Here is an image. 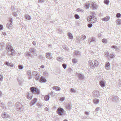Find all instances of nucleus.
Here are the masks:
<instances>
[{
  "label": "nucleus",
  "instance_id": "obj_1",
  "mask_svg": "<svg viewBox=\"0 0 121 121\" xmlns=\"http://www.w3.org/2000/svg\"><path fill=\"white\" fill-rule=\"evenodd\" d=\"M30 90L31 91L28 92L27 94V96L28 99L30 100L31 99L33 95L32 93H36L37 95H39L40 93V92L39 90L37 88L34 87H32L30 88Z\"/></svg>",
  "mask_w": 121,
  "mask_h": 121
},
{
  "label": "nucleus",
  "instance_id": "obj_2",
  "mask_svg": "<svg viewBox=\"0 0 121 121\" xmlns=\"http://www.w3.org/2000/svg\"><path fill=\"white\" fill-rule=\"evenodd\" d=\"M11 48H9L6 49L7 51H8V55L10 56H12L15 55V50L13 49V48L11 46Z\"/></svg>",
  "mask_w": 121,
  "mask_h": 121
},
{
  "label": "nucleus",
  "instance_id": "obj_3",
  "mask_svg": "<svg viewBox=\"0 0 121 121\" xmlns=\"http://www.w3.org/2000/svg\"><path fill=\"white\" fill-rule=\"evenodd\" d=\"M16 109L18 111H22L23 109V107L22 104L19 103H17L16 104Z\"/></svg>",
  "mask_w": 121,
  "mask_h": 121
},
{
  "label": "nucleus",
  "instance_id": "obj_4",
  "mask_svg": "<svg viewBox=\"0 0 121 121\" xmlns=\"http://www.w3.org/2000/svg\"><path fill=\"white\" fill-rule=\"evenodd\" d=\"M57 113L59 114L63 115L64 113V110L61 108H59L57 109Z\"/></svg>",
  "mask_w": 121,
  "mask_h": 121
},
{
  "label": "nucleus",
  "instance_id": "obj_5",
  "mask_svg": "<svg viewBox=\"0 0 121 121\" xmlns=\"http://www.w3.org/2000/svg\"><path fill=\"white\" fill-rule=\"evenodd\" d=\"M91 8L93 9H95L98 8L97 5L95 2H92L91 3Z\"/></svg>",
  "mask_w": 121,
  "mask_h": 121
},
{
  "label": "nucleus",
  "instance_id": "obj_6",
  "mask_svg": "<svg viewBox=\"0 0 121 121\" xmlns=\"http://www.w3.org/2000/svg\"><path fill=\"white\" fill-rule=\"evenodd\" d=\"M90 18L91 19V23H94L96 22L97 19L95 18V16L94 15H90Z\"/></svg>",
  "mask_w": 121,
  "mask_h": 121
},
{
  "label": "nucleus",
  "instance_id": "obj_7",
  "mask_svg": "<svg viewBox=\"0 0 121 121\" xmlns=\"http://www.w3.org/2000/svg\"><path fill=\"white\" fill-rule=\"evenodd\" d=\"M92 95L94 97H97L99 96L100 93L99 91H95L92 92Z\"/></svg>",
  "mask_w": 121,
  "mask_h": 121
},
{
  "label": "nucleus",
  "instance_id": "obj_8",
  "mask_svg": "<svg viewBox=\"0 0 121 121\" xmlns=\"http://www.w3.org/2000/svg\"><path fill=\"white\" fill-rule=\"evenodd\" d=\"M77 75L78 76V79L81 80H83L84 78V74L80 73H77Z\"/></svg>",
  "mask_w": 121,
  "mask_h": 121
},
{
  "label": "nucleus",
  "instance_id": "obj_9",
  "mask_svg": "<svg viewBox=\"0 0 121 121\" xmlns=\"http://www.w3.org/2000/svg\"><path fill=\"white\" fill-rule=\"evenodd\" d=\"M37 101V99L36 98H34L31 101L30 103V104L31 106L34 105Z\"/></svg>",
  "mask_w": 121,
  "mask_h": 121
},
{
  "label": "nucleus",
  "instance_id": "obj_10",
  "mask_svg": "<svg viewBox=\"0 0 121 121\" xmlns=\"http://www.w3.org/2000/svg\"><path fill=\"white\" fill-rule=\"evenodd\" d=\"M46 54V57L48 59H52V57L51 53L49 52H47Z\"/></svg>",
  "mask_w": 121,
  "mask_h": 121
},
{
  "label": "nucleus",
  "instance_id": "obj_11",
  "mask_svg": "<svg viewBox=\"0 0 121 121\" xmlns=\"http://www.w3.org/2000/svg\"><path fill=\"white\" fill-rule=\"evenodd\" d=\"M39 81L40 82H46V80L44 77L42 76L39 80Z\"/></svg>",
  "mask_w": 121,
  "mask_h": 121
},
{
  "label": "nucleus",
  "instance_id": "obj_12",
  "mask_svg": "<svg viewBox=\"0 0 121 121\" xmlns=\"http://www.w3.org/2000/svg\"><path fill=\"white\" fill-rule=\"evenodd\" d=\"M1 116L3 118H8L9 116L8 115L6 114V113L5 112H3L2 113Z\"/></svg>",
  "mask_w": 121,
  "mask_h": 121
},
{
  "label": "nucleus",
  "instance_id": "obj_13",
  "mask_svg": "<svg viewBox=\"0 0 121 121\" xmlns=\"http://www.w3.org/2000/svg\"><path fill=\"white\" fill-rule=\"evenodd\" d=\"M110 64L109 62H107L105 64V67L107 70H109L110 68Z\"/></svg>",
  "mask_w": 121,
  "mask_h": 121
},
{
  "label": "nucleus",
  "instance_id": "obj_14",
  "mask_svg": "<svg viewBox=\"0 0 121 121\" xmlns=\"http://www.w3.org/2000/svg\"><path fill=\"white\" fill-rule=\"evenodd\" d=\"M36 49L34 48H31L29 49V51L31 53L34 54L36 51Z\"/></svg>",
  "mask_w": 121,
  "mask_h": 121
},
{
  "label": "nucleus",
  "instance_id": "obj_15",
  "mask_svg": "<svg viewBox=\"0 0 121 121\" xmlns=\"http://www.w3.org/2000/svg\"><path fill=\"white\" fill-rule=\"evenodd\" d=\"M99 84L100 86L102 87H104L105 86V82L103 81H99Z\"/></svg>",
  "mask_w": 121,
  "mask_h": 121
},
{
  "label": "nucleus",
  "instance_id": "obj_16",
  "mask_svg": "<svg viewBox=\"0 0 121 121\" xmlns=\"http://www.w3.org/2000/svg\"><path fill=\"white\" fill-rule=\"evenodd\" d=\"M111 98L112 99V100L113 101H116L118 100V97L117 96H112L111 97Z\"/></svg>",
  "mask_w": 121,
  "mask_h": 121
},
{
  "label": "nucleus",
  "instance_id": "obj_17",
  "mask_svg": "<svg viewBox=\"0 0 121 121\" xmlns=\"http://www.w3.org/2000/svg\"><path fill=\"white\" fill-rule=\"evenodd\" d=\"M89 63L90 67L92 68H95L94 65L93 64L92 61L91 60H89Z\"/></svg>",
  "mask_w": 121,
  "mask_h": 121
},
{
  "label": "nucleus",
  "instance_id": "obj_18",
  "mask_svg": "<svg viewBox=\"0 0 121 121\" xmlns=\"http://www.w3.org/2000/svg\"><path fill=\"white\" fill-rule=\"evenodd\" d=\"M111 48L112 49H114L116 50L117 51H119V49L116 46L113 45L111 47Z\"/></svg>",
  "mask_w": 121,
  "mask_h": 121
},
{
  "label": "nucleus",
  "instance_id": "obj_19",
  "mask_svg": "<svg viewBox=\"0 0 121 121\" xmlns=\"http://www.w3.org/2000/svg\"><path fill=\"white\" fill-rule=\"evenodd\" d=\"M7 27L9 29H11L13 28V26L12 23H7L6 24Z\"/></svg>",
  "mask_w": 121,
  "mask_h": 121
},
{
  "label": "nucleus",
  "instance_id": "obj_20",
  "mask_svg": "<svg viewBox=\"0 0 121 121\" xmlns=\"http://www.w3.org/2000/svg\"><path fill=\"white\" fill-rule=\"evenodd\" d=\"M110 17L108 16H107L104 18H102V21H107L109 19Z\"/></svg>",
  "mask_w": 121,
  "mask_h": 121
},
{
  "label": "nucleus",
  "instance_id": "obj_21",
  "mask_svg": "<svg viewBox=\"0 0 121 121\" xmlns=\"http://www.w3.org/2000/svg\"><path fill=\"white\" fill-rule=\"evenodd\" d=\"M93 102L96 104H98L99 102V100L97 99H94L93 100Z\"/></svg>",
  "mask_w": 121,
  "mask_h": 121
},
{
  "label": "nucleus",
  "instance_id": "obj_22",
  "mask_svg": "<svg viewBox=\"0 0 121 121\" xmlns=\"http://www.w3.org/2000/svg\"><path fill=\"white\" fill-rule=\"evenodd\" d=\"M4 43H0V50H2L4 48Z\"/></svg>",
  "mask_w": 121,
  "mask_h": 121
},
{
  "label": "nucleus",
  "instance_id": "obj_23",
  "mask_svg": "<svg viewBox=\"0 0 121 121\" xmlns=\"http://www.w3.org/2000/svg\"><path fill=\"white\" fill-rule=\"evenodd\" d=\"M91 3L88 2H86L85 4V6L86 7V8L88 9L89 8L90 5Z\"/></svg>",
  "mask_w": 121,
  "mask_h": 121
},
{
  "label": "nucleus",
  "instance_id": "obj_24",
  "mask_svg": "<svg viewBox=\"0 0 121 121\" xmlns=\"http://www.w3.org/2000/svg\"><path fill=\"white\" fill-rule=\"evenodd\" d=\"M94 63L95 68V67H97L99 65L98 62L96 60H95L94 61Z\"/></svg>",
  "mask_w": 121,
  "mask_h": 121
},
{
  "label": "nucleus",
  "instance_id": "obj_25",
  "mask_svg": "<svg viewBox=\"0 0 121 121\" xmlns=\"http://www.w3.org/2000/svg\"><path fill=\"white\" fill-rule=\"evenodd\" d=\"M66 108L67 109H70L71 108L72 105L71 104H68L66 105Z\"/></svg>",
  "mask_w": 121,
  "mask_h": 121
},
{
  "label": "nucleus",
  "instance_id": "obj_26",
  "mask_svg": "<svg viewBox=\"0 0 121 121\" xmlns=\"http://www.w3.org/2000/svg\"><path fill=\"white\" fill-rule=\"evenodd\" d=\"M5 64L7 65L8 66H10V67H12L13 66V65L12 64H11L10 63L6 61L5 62Z\"/></svg>",
  "mask_w": 121,
  "mask_h": 121
},
{
  "label": "nucleus",
  "instance_id": "obj_27",
  "mask_svg": "<svg viewBox=\"0 0 121 121\" xmlns=\"http://www.w3.org/2000/svg\"><path fill=\"white\" fill-rule=\"evenodd\" d=\"M53 89L57 91H59L60 90V88L57 86H55L53 87Z\"/></svg>",
  "mask_w": 121,
  "mask_h": 121
},
{
  "label": "nucleus",
  "instance_id": "obj_28",
  "mask_svg": "<svg viewBox=\"0 0 121 121\" xmlns=\"http://www.w3.org/2000/svg\"><path fill=\"white\" fill-rule=\"evenodd\" d=\"M115 55L113 53H111L109 55V56L111 58H113L115 56Z\"/></svg>",
  "mask_w": 121,
  "mask_h": 121
},
{
  "label": "nucleus",
  "instance_id": "obj_29",
  "mask_svg": "<svg viewBox=\"0 0 121 121\" xmlns=\"http://www.w3.org/2000/svg\"><path fill=\"white\" fill-rule=\"evenodd\" d=\"M49 95V94L45 96L44 99L45 101H48L49 100L50 97Z\"/></svg>",
  "mask_w": 121,
  "mask_h": 121
},
{
  "label": "nucleus",
  "instance_id": "obj_30",
  "mask_svg": "<svg viewBox=\"0 0 121 121\" xmlns=\"http://www.w3.org/2000/svg\"><path fill=\"white\" fill-rule=\"evenodd\" d=\"M25 17L26 19L29 20H30L31 19L30 16L28 14H26L25 15Z\"/></svg>",
  "mask_w": 121,
  "mask_h": 121
},
{
  "label": "nucleus",
  "instance_id": "obj_31",
  "mask_svg": "<svg viewBox=\"0 0 121 121\" xmlns=\"http://www.w3.org/2000/svg\"><path fill=\"white\" fill-rule=\"evenodd\" d=\"M68 37L70 39H73V37L72 34L71 33L69 32L68 33Z\"/></svg>",
  "mask_w": 121,
  "mask_h": 121
},
{
  "label": "nucleus",
  "instance_id": "obj_32",
  "mask_svg": "<svg viewBox=\"0 0 121 121\" xmlns=\"http://www.w3.org/2000/svg\"><path fill=\"white\" fill-rule=\"evenodd\" d=\"M116 22L118 25H121V20L120 19H117L116 21Z\"/></svg>",
  "mask_w": 121,
  "mask_h": 121
},
{
  "label": "nucleus",
  "instance_id": "obj_33",
  "mask_svg": "<svg viewBox=\"0 0 121 121\" xmlns=\"http://www.w3.org/2000/svg\"><path fill=\"white\" fill-rule=\"evenodd\" d=\"M11 44L10 43H7L6 46V49H7V48H11L10 47H11Z\"/></svg>",
  "mask_w": 121,
  "mask_h": 121
},
{
  "label": "nucleus",
  "instance_id": "obj_34",
  "mask_svg": "<svg viewBox=\"0 0 121 121\" xmlns=\"http://www.w3.org/2000/svg\"><path fill=\"white\" fill-rule=\"evenodd\" d=\"M90 40H91V41L89 43L90 44L92 42H94L96 41V39L94 37L91 38L90 39Z\"/></svg>",
  "mask_w": 121,
  "mask_h": 121
},
{
  "label": "nucleus",
  "instance_id": "obj_35",
  "mask_svg": "<svg viewBox=\"0 0 121 121\" xmlns=\"http://www.w3.org/2000/svg\"><path fill=\"white\" fill-rule=\"evenodd\" d=\"M35 76V79H36V80L37 81L38 80H39L40 76L39 75V74H38V73L37 74V75L36 74Z\"/></svg>",
  "mask_w": 121,
  "mask_h": 121
},
{
  "label": "nucleus",
  "instance_id": "obj_36",
  "mask_svg": "<svg viewBox=\"0 0 121 121\" xmlns=\"http://www.w3.org/2000/svg\"><path fill=\"white\" fill-rule=\"evenodd\" d=\"M79 52L78 51H75L74 53V55L76 56L79 55Z\"/></svg>",
  "mask_w": 121,
  "mask_h": 121
},
{
  "label": "nucleus",
  "instance_id": "obj_37",
  "mask_svg": "<svg viewBox=\"0 0 121 121\" xmlns=\"http://www.w3.org/2000/svg\"><path fill=\"white\" fill-rule=\"evenodd\" d=\"M56 59L59 61H62L63 60L62 58L60 57H57Z\"/></svg>",
  "mask_w": 121,
  "mask_h": 121
},
{
  "label": "nucleus",
  "instance_id": "obj_38",
  "mask_svg": "<svg viewBox=\"0 0 121 121\" xmlns=\"http://www.w3.org/2000/svg\"><path fill=\"white\" fill-rule=\"evenodd\" d=\"M81 38L82 40H84L86 38V36L84 35H82L81 36Z\"/></svg>",
  "mask_w": 121,
  "mask_h": 121
},
{
  "label": "nucleus",
  "instance_id": "obj_39",
  "mask_svg": "<svg viewBox=\"0 0 121 121\" xmlns=\"http://www.w3.org/2000/svg\"><path fill=\"white\" fill-rule=\"evenodd\" d=\"M102 42L104 43H107V40L106 39H102Z\"/></svg>",
  "mask_w": 121,
  "mask_h": 121
},
{
  "label": "nucleus",
  "instance_id": "obj_40",
  "mask_svg": "<svg viewBox=\"0 0 121 121\" xmlns=\"http://www.w3.org/2000/svg\"><path fill=\"white\" fill-rule=\"evenodd\" d=\"M18 67L20 69H22L23 68V65H19L18 66Z\"/></svg>",
  "mask_w": 121,
  "mask_h": 121
},
{
  "label": "nucleus",
  "instance_id": "obj_41",
  "mask_svg": "<svg viewBox=\"0 0 121 121\" xmlns=\"http://www.w3.org/2000/svg\"><path fill=\"white\" fill-rule=\"evenodd\" d=\"M77 62V60L76 59H73L72 60V62L74 64L76 63Z\"/></svg>",
  "mask_w": 121,
  "mask_h": 121
},
{
  "label": "nucleus",
  "instance_id": "obj_42",
  "mask_svg": "<svg viewBox=\"0 0 121 121\" xmlns=\"http://www.w3.org/2000/svg\"><path fill=\"white\" fill-rule=\"evenodd\" d=\"M26 55L27 56H29L30 57L32 56V55L30 52H27L26 54Z\"/></svg>",
  "mask_w": 121,
  "mask_h": 121
},
{
  "label": "nucleus",
  "instance_id": "obj_43",
  "mask_svg": "<svg viewBox=\"0 0 121 121\" xmlns=\"http://www.w3.org/2000/svg\"><path fill=\"white\" fill-rule=\"evenodd\" d=\"M62 47L63 49L65 50H68V48L65 45H63Z\"/></svg>",
  "mask_w": 121,
  "mask_h": 121
},
{
  "label": "nucleus",
  "instance_id": "obj_44",
  "mask_svg": "<svg viewBox=\"0 0 121 121\" xmlns=\"http://www.w3.org/2000/svg\"><path fill=\"white\" fill-rule=\"evenodd\" d=\"M104 3L105 4L108 5L109 3V0H104Z\"/></svg>",
  "mask_w": 121,
  "mask_h": 121
},
{
  "label": "nucleus",
  "instance_id": "obj_45",
  "mask_svg": "<svg viewBox=\"0 0 121 121\" xmlns=\"http://www.w3.org/2000/svg\"><path fill=\"white\" fill-rule=\"evenodd\" d=\"M104 54L105 56H109V53L108 52H105L104 53Z\"/></svg>",
  "mask_w": 121,
  "mask_h": 121
},
{
  "label": "nucleus",
  "instance_id": "obj_46",
  "mask_svg": "<svg viewBox=\"0 0 121 121\" xmlns=\"http://www.w3.org/2000/svg\"><path fill=\"white\" fill-rule=\"evenodd\" d=\"M38 73H37V72L36 71H34L32 73V74L33 76H35L36 74L37 75V74Z\"/></svg>",
  "mask_w": 121,
  "mask_h": 121
},
{
  "label": "nucleus",
  "instance_id": "obj_47",
  "mask_svg": "<svg viewBox=\"0 0 121 121\" xmlns=\"http://www.w3.org/2000/svg\"><path fill=\"white\" fill-rule=\"evenodd\" d=\"M121 16V14L120 13H117L116 15V17L118 18L120 17Z\"/></svg>",
  "mask_w": 121,
  "mask_h": 121
},
{
  "label": "nucleus",
  "instance_id": "obj_48",
  "mask_svg": "<svg viewBox=\"0 0 121 121\" xmlns=\"http://www.w3.org/2000/svg\"><path fill=\"white\" fill-rule=\"evenodd\" d=\"M68 71L69 72L71 73L72 72L73 70L71 68H69L68 69Z\"/></svg>",
  "mask_w": 121,
  "mask_h": 121
},
{
  "label": "nucleus",
  "instance_id": "obj_49",
  "mask_svg": "<svg viewBox=\"0 0 121 121\" xmlns=\"http://www.w3.org/2000/svg\"><path fill=\"white\" fill-rule=\"evenodd\" d=\"M74 17L76 19H78L79 18V16L78 14H75L74 15Z\"/></svg>",
  "mask_w": 121,
  "mask_h": 121
},
{
  "label": "nucleus",
  "instance_id": "obj_50",
  "mask_svg": "<svg viewBox=\"0 0 121 121\" xmlns=\"http://www.w3.org/2000/svg\"><path fill=\"white\" fill-rule=\"evenodd\" d=\"M62 66L65 69L67 67L66 64H63L62 65Z\"/></svg>",
  "mask_w": 121,
  "mask_h": 121
},
{
  "label": "nucleus",
  "instance_id": "obj_51",
  "mask_svg": "<svg viewBox=\"0 0 121 121\" xmlns=\"http://www.w3.org/2000/svg\"><path fill=\"white\" fill-rule=\"evenodd\" d=\"M13 15L14 16L16 17H17V15L16 12H13Z\"/></svg>",
  "mask_w": 121,
  "mask_h": 121
},
{
  "label": "nucleus",
  "instance_id": "obj_52",
  "mask_svg": "<svg viewBox=\"0 0 121 121\" xmlns=\"http://www.w3.org/2000/svg\"><path fill=\"white\" fill-rule=\"evenodd\" d=\"M87 26L88 27L91 28L92 26V25L91 23H89L88 24Z\"/></svg>",
  "mask_w": 121,
  "mask_h": 121
},
{
  "label": "nucleus",
  "instance_id": "obj_53",
  "mask_svg": "<svg viewBox=\"0 0 121 121\" xmlns=\"http://www.w3.org/2000/svg\"><path fill=\"white\" fill-rule=\"evenodd\" d=\"M50 94L52 97H53V96L55 95L54 93L52 91L50 93Z\"/></svg>",
  "mask_w": 121,
  "mask_h": 121
},
{
  "label": "nucleus",
  "instance_id": "obj_54",
  "mask_svg": "<svg viewBox=\"0 0 121 121\" xmlns=\"http://www.w3.org/2000/svg\"><path fill=\"white\" fill-rule=\"evenodd\" d=\"M70 91L73 93H75L76 92L75 90L73 89V88H71L70 89Z\"/></svg>",
  "mask_w": 121,
  "mask_h": 121
},
{
  "label": "nucleus",
  "instance_id": "obj_55",
  "mask_svg": "<svg viewBox=\"0 0 121 121\" xmlns=\"http://www.w3.org/2000/svg\"><path fill=\"white\" fill-rule=\"evenodd\" d=\"M27 74L29 75H30V76H31V73L30 72V70H28L27 72Z\"/></svg>",
  "mask_w": 121,
  "mask_h": 121
},
{
  "label": "nucleus",
  "instance_id": "obj_56",
  "mask_svg": "<svg viewBox=\"0 0 121 121\" xmlns=\"http://www.w3.org/2000/svg\"><path fill=\"white\" fill-rule=\"evenodd\" d=\"M64 99V97H61L60 99V100L62 101H63Z\"/></svg>",
  "mask_w": 121,
  "mask_h": 121
},
{
  "label": "nucleus",
  "instance_id": "obj_57",
  "mask_svg": "<svg viewBox=\"0 0 121 121\" xmlns=\"http://www.w3.org/2000/svg\"><path fill=\"white\" fill-rule=\"evenodd\" d=\"M3 79V76L0 74V81H2Z\"/></svg>",
  "mask_w": 121,
  "mask_h": 121
},
{
  "label": "nucleus",
  "instance_id": "obj_58",
  "mask_svg": "<svg viewBox=\"0 0 121 121\" xmlns=\"http://www.w3.org/2000/svg\"><path fill=\"white\" fill-rule=\"evenodd\" d=\"M43 74L45 76H47L48 75V73H46V72H44L43 73Z\"/></svg>",
  "mask_w": 121,
  "mask_h": 121
},
{
  "label": "nucleus",
  "instance_id": "obj_59",
  "mask_svg": "<svg viewBox=\"0 0 121 121\" xmlns=\"http://www.w3.org/2000/svg\"><path fill=\"white\" fill-rule=\"evenodd\" d=\"M3 26L1 25H0V30H2L3 29Z\"/></svg>",
  "mask_w": 121,
  "mask_h": 121
},
{
  "label": "nucleus",
  "instance_id": "obj_60",
  "mask_svg": "<svg viewBox=\"0 0 121 121\" xmlns=\"http://www.w3.org/2000/svg\"><path fill=\"white\" fill-rule=\"evenodd\" d=\"M100 108L99 107H97L96 108L95 110L97 111H99L100 110Z\"/></svg>",
  "mask_w": 121,
  "mask_h": 121
},
{
  "label": "nucleus",
  "instance_id": "obj_61",
  "mask_svg": "<svg viewBox=\"0 0 121 121\" xmlns=\"http://www.w3.org/2000/svg\"><path fill=\"white\" fill-rule=\"evenodd\" d=\"M87 20L88 22H91V19H90V17H88Z\"/></svg>",
  "mask_w": 121,
  "mask_h": 121
},
{
  "label": "nucleus",
  "instance_id": "obj_62",
  "mask_svg": "<svg viewBox=\"0 0 121 121\" xmlns=\"http://www.w3.org/2000/svg\"><path fill=\"white\" fill-rule=\"evenodd\" d=\"M85 114L88 116L89 114V113L87 112H86L85 113Z\"/></svg>",
  "mask_w": 121,
  "mask_h": 121
},
{
  "label": "nucleus",
  "instance_id": "obj_63",
  "mask_svg": "<svg viewBox=\"0 0 121 121\" xmlns=\"http://www.w3.org/2000/svg\"><path fill=\"white\" fill-rule=\"evenodd\" d=\"M9 21L11 23H12V19L11 18H10L9 19Z\"/></svg>",
  "mask_w": 121,
  "mask_h": 121
},
{
  "label": "nucleus",
  "instance_id": "obj_64",
  "mask_svg": "<svg viewBox=\"0 0 121 121\" xmlns=\"http://www.w3.org/2000/svg\"><path fill=\"white\" fill-rule=\"evenodd\" d=\"M119 84L120 86H121V81L120 80H119Z\"/></svg>",
  "mask_w": 121,
  "mask_h": 121
}]
</instances>
